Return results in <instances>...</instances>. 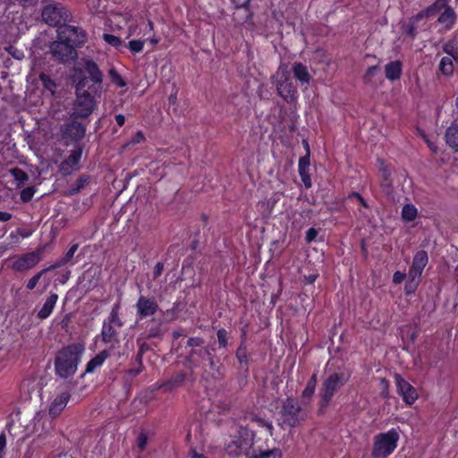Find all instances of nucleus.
I'll list each match as a JSON object with an SVG mask.
<instances>
[{"mask_svg": "<svg viewBox=\"0 0 458 458\" xmlns=\"http://www.w3.org/2000/svg\"><path fill=\"white\" fill-rule=\"evenodd\" d=\"M379 171L381 175L380 186L386 194L390 195L393 192L391 172L382 160H379Z\"/></svg>", "mask_w": 458, "mask_h": 458, "instance_id": "nucleus-23", "label": "nucleus"}, {"mask_svg": "<svg viewBox=\"0 0 458 458\" xmlns=\"http://www.w3.org/2000/svg\"><path fill=\"white\" fill-rule=\"evenodd\" d=\"M200 352L203 353V359L208 361L210 369L219 375V366L215 361V356L212 352L210 350H202Z\"/></svg>", "mask_w": 458, "mask_h": 458, "instance_id": "nucleus-39", "label": "nucleus"}, {"mask_svg": "<svg viewBox=\"0 0 458 458\" xmlns=\"http://www.w3.org/2000/svg\"><path fill=\"white\" fill-rule=\"evenodd\" d=\"M123 326V321H114L105 318L102 323L101 332L95 336V339H99L102 344L106 345V350L115 352V350L121 345L120 329Z\"/></svg>", "mask_w": 458, "mask_h": 458, "instance_id": "nucleus-6", "label": "nucleus"}, {"mask_svg": "<svg viewBox=\"0 0 458 458\" xmlns=\"http://www.w3.org/2000/svg\"><path fill=\"white\" fill-rule=\"evenodd\" d=\"M380 385L382 386L381 395L386 398L388 396L389 382L386 378L382 377L380 378Z\"/></svg>", "mask_w": 458, "mask_h": 458, "instance_id": "nucleus-57", "label": "nucleus"}, {"mask_svg": "<svg viewBox=\"0 0 458 458\" xmlns=\"http://www.w3.org/2000/svg\"><path fill=\"white\" fill-rule=\"evenodd\" d=\"M417 208L411 205L407 204L403 208L402 217L405 221H412L417 216Z\"/></svg>", "mask_w": 458, "mask_h": 458, "instance_id": "nucleus-38", "label": "nucleus"}, {"mask_svg": "<svg viewBox=\"0 0 458 458\" xmlns=\"http://www.w3.org/2000/svg\"><path fill=\"white\" fill-rule=\"evenodd\" d=\"M6 447V436L4 432L0 434V458H3L4 452Z\"/></svg>", "mask_w": 458, "mask_h": 458, "instance_id": "nucleus-63", "label": "nucleus"}, {"mask_svg": "<svg viewBox=\"0 0 458 458\" xmlns=\"http://www.w3.org/2000/svg\"><path fill=\"white\" fill-rule=\"evenodd\" d=\"M86 72L89 75L91 81L95 83L101 84L103 74L98 64L92 60H86L84 64Z\"/></svg>", "mask_w": 458, "mask_h": 458, "instance_id": "nucleus-26", "label": "nucleus"}, {"mask_svg": "<svg viewBox=\"0 0 458 458\" xmlns=\"http://www.w3.org/2000/svg\"><path fill=\"white\" fill-rule=\"evenodd\" d=\"M85 132V126L77 121H72L66 129L67 135L74 140H81L84 137Z\"/></svg>", "mask_w": 458, "mask_h": 458, "instance_id": "nucleus-27", "label": "nucleus"}, {"mask_svg": "<svg viewBox=\"0 0 458 458\" xmlns=\"http://www.w3.org/2000/svg\"><path fill=\"white\" fill-rule=\"evenodd\" d=\"M115 354V352H112L110 350H101L87 362L84 374H94L104 365L109 357Z\"/></svg>", "mask_w": 458, "mask_h": 458, "instance_id": "nucleus-16", "label": "nucleus"}, {"mask_svg": "<svg viewBox=\"0 0 458 458\" xmlns=\"http://www.w3.org/2000/svg\"><path fill=\"white\" fill-rule=\"evenodd\" d=\"M137 315L140 318L153 316L158 310V305L153 298L140 296L136 303Z\"/></svg>", "mask_w": 458, "mask_h": 458, "instance_id": "nucleus-14", "label": "nucleus"}, {"mask_svg": "<svg viewBox=\"0 0 458 458\" xmlns=\"http://www.w3.org/2000/svg\"><path fill=\"white\" fill-rule=\"evenodd\" d=\"M42 20L50 26H61L70 16V12L60 3L48 4L42 9Z\"/></svg>", "mask_w": 458, "mask_h": 458, "instance_id": "nucleus-9", "label": "nucleus"}, {"mask_svg": "<svg viewBox=\"0 0 458 458\" xmlns=\"http://www.w3.org/2000/svg\"><path fill=\"white\" fill-rule=\"evenodd\" d=\"M281 415L283 424L289 428L297 427L303 420L301 407L298 401L293 397H287L282 405Z\"/></svg>", "mask_w": 458, "mask_h": 458, "instance_id": "nucleus-10", "label": "nucleus"}, {"mask_svg": "<svg viewBox=\"0 0 458 458\" xmlns=\"http://www.w3.org/2000/svg\"><path fill=\"white\" fill-rule=\"evenodd\" d=\"M456 19L455 13L453 8L446 6L444 12L438 17V22L443 24L446 29H450Z\"/></svg>", "mask_w": 458, "mask_h": 458, "instance_id": "nucleus-30", "label": "nucleus"}, {"mask_svg": "<svg viewBox=\"0 0 458 458\" xmlns=\"http://www.w3.org/2000/svg\"><path fill=\"white\" fill-rule=\"evenodd\" d=\"M386 77L390 81L399 79L402 72V63L400 61H393L385 67Z\"/></svg>", "mask_w": 458, "mask_h": 458, "instance_id": "nucleus-29", "label": "nucleus"}, {"mask_svg": "<svg viewBox=\"0 0 458 458\" xmlns=\"http://www.w3.org/2000/svg\"><path fill=\"white\" fill-rule=\"evenodd\" d=\"M293 73L297 81L301 84H310L312 81V74L309 72V69L302 63H294L292 68Z\"/></svg>", "mask_w": 458, "mask_h": 458, "instance_id": "nucleus-21", "label": "nucleus"}, {"mask_svg": "<svg viewBox=\"0 0 458 458\" xmlns=\"http://www.w3.org/2000/svg\"><path fill=\"white\" fill-rule=\"evenodd\" d=\"M104 39L113 47H118L122 44L121 38L114 35L104 34Z\"/></svg>", "mask_w": 458, "mask_h": 458, "instance_id": "nucleus-52", "label": "nucleus"}, {"mask_svg": "<svg viewBox=\"0 0 458 458\" xmlns=\"http://www.w3.org/2000/svg\"><path fill=\"white\" fill-rule=\"evenodd\" d=\"M445 137L447 145L458 152V123H453L446 129Z\"/></svg>", "mask_w": 458, "mask_h": 458, "instance_id": "nucleus-28", "label": "nucleus"}, {"mask_svg": "<svg viewBox=\"0 0 458 458\" xmlns=\"http://www.w3.org/2000/svg\"><path fill=\"white\" fill-rule=\"evenodd\" d=\"M205 341L202 337H190L187 340V346L191 347V349H194L195 347H202Z\"/></svg>", "mask_w": 458, "mask_h": 458, "instance_id": "nucleus-49", "label": "nucleus"}, {"mask_svg": "<svg viewBox=\"0 0 458 458\" xmlns=\"http://www.w3.org/2000/svg\"><path fill=\"white\" fill-rule=\"evenodd\" d=\"M57 301L58 294L55 293H51L45 301L41 309L38 310L37 317L41 320L47 318L52 314Z\"/></svg>", "mask_w": 458, "mask_h": 458, "instance_id": "nucleus-22", "label": "nucleus"}, {"mask_svg": "<svg viewBox=\"0 0 458 458\" xmlns=\"http://www.w3.org/2000/svg\"><path fill=\"white\" fill-rule=\"evenodd\" d=\"M318 277V273H311L309 275H304L303 281L306 284H311L317 280Z\"/></svg>", "mask_w": 458, "mask_h": 458, "instance_id": "nucleus-62", "label": "nucleus"}, {"mask_svg": "<svg viewBox=\"0 0 458 458\" xmlns=\"http://www.w3.org/2000/svg\"><path fill=\"white\" fill-rule=\"evenodd\" d=\"M405 277H406V274L405 273H403L401 271H395L394 273V275H393V283L395 284H399L402 282H403Z\"/></svg>", "mask_w": 458, "mask_h": 458, "instance_id": "nucleus-58", "label": "nucleus"}, {"mask_svg": "<svg viewBox=\"0 0 458 458\" xmlns=\"http://www.w3.org/2000/svg\"><path fill=\"white\" fill-rule=\"evenodd\" d=\"M428 263V256L427 251L423 250H418L412 258V262L409 267L408 274H411L412 276L421 277L422 272Z\"/></svg>", "mask_w": 458, "mask_h": 458, "instance_id": "nucleus-18", "label": "nucleus"}, {"mask_svg": "<svg viewBox=\"0 0 458 458\" xmlns=\"http://www.w3.org/2000/svg\"><path fill=\"white\" fill-rule=\"evenodd\" d=\"M188 458H207V456L204 454L198 452L196 447H191Z\"/></svg>", "mask_w": 458, "mask_h": 458, "instance_id": "nucleus-61", "label": "nucleus"}, {"mask_svg": "<svg viewBox=\"0 0 458 458\" xmlns=\"http://www.w3.org/2000/svg\"><path fill=\"white\" fill-rule=\"evenodd\" d=\"M81 148H78L71 150L68 157L61 163L59 166V171L64 175L71 174L72 171H74L77 168L81 158Z\"/></svg>", "mask_w": 458, "mask_h": 458, "instance_id": "nucleus-17", "label": "nucleus"}, {"mask_svg": "<svg viewBox=\"0 0 458 458\" xmlns=\"http://www.w3.org/2000/svg\"><path fill=\"white\" fill-rule=\"evenodd\" d=\"M90 181V176L83 174L81 175L75 182L74 186H72L68 191L69 195H74L80 192L82 189L85 188L86 185L89 184Z\"/></svg>", "mask_w": 458, "mask_h": 458, "instance_id": "nucleus-36", "label": "nucleus"}, {"mask_svg": "<svg viewBox=\"0 0 458 458\" xmlns=\"http://www.w3.org/2000/svg\"><path fill=\"white\" fill-rule=\"evenodd\" d=\"M202 350H209L208 347H200L199 349H191L190 353H189V356L191 358V360L192 361H195L196 360V357L201 359V360H204L203 359V353L200 352V351Z\"/></svg>", "mask_w": 458, "mask_h": 458, "instance_id": "nucleus-55", "label": "nucleus"}, {"mask_svg": "<svg viewBox=\"0 0 458 458\" xmlns=\"http://www.w3.org/2000/svg\"><path fill=\"white\" fill-rule=\"evenodd\" d=\"M12 174L14 179L18 181L20 183H24L28 180L27 174L19 168L13 169Z\"/></svg>", "mask_w": 458, "mask_h": 458, "instance_id": "nucleus-48", "label": "nucleus"}, {"mask_svg": "<svg viewBox=\"0 0 458 458\" xmlns=\"http://www.w3.org/2000/svg\"><path fill=\"white\" fill-rule=\"evenodd\" d=\"M447 1L448 0H437L432 6H429L426 10L419 13L416 15V19H422L423 17L435 15L437 9L445 6Z\"/></svg>", "mask_w": 458, "mask_h": 458, "instance_id": "nucleus-35", "label": "nucleus"}, {"mask_svg": "<svg viewBox=\"0 0 458 458\" xmlns=\"http://www.w3.org/2000/svg\"><path fill=\"white\" fill-rule=\"evenodd\" d=\"M250 458H281V453L276 449L267 450L259 454L250 455Z\"/></svg>", "mask_w": 458, "mask_h": 458, "instance_id": "nucleus-44", "label": "nucleus"}, {"mask_svg": "<svg viewBox=\"0 0 458 458\" xmlns=\"http://www.w3.org/2000/svg\"><path fill=\"white\" fill-rule=\"evenodd\" d=\"M443 51L446 54V56L458 59V46L454 40H450L444 44Z\"/></svg>", "mask_w": 458, "mask_h": 458, "instance_id": "nucleus-37", "label": "nucleus"}, {"mask_svg": "<svg viewBox=\"0 0 458 458\" xmlns=\"http://www.w3.org/2000/svg\"><path fill=\"white\" fill-rule=\"evenodd\" d=\"M420 19H416V16L413 18L412 23L403 26L404 32L407 36H409L411 38H414L416 36V26L414 25V22L419 21Z\"/></svg>", "mask_w": 458, "mask_h": 458, "instance_id": "nucleus-50", "label": "nucleus"}, {"mask_svg": "<svg viewBox=\"0 0 458 458\" xmlns=\"http://www.w3.org/2000/svg\"><path fill=\"white\" fill-rule=\"evenodd\" d=\"M144 140H145L144 134L141 131H138L131 138V140L124 146V148H126L130 145H135V144L140 143V142L144 141Z\"/></svg>", "mask_w": 458, "mask_h": 458, "instance_id": "nucleus-56", "label": "nucleus"}, {"mask_svg": "<svg viewBox=\"0 0 458 458\" xmlns=\"http://www.w3.org/2000/svg\"><path fill=\"white\" fill-rule=\"evenodd\" d=\"M39 81L42 82L43 89L53 96L55 92L56 83L51 79V77L44 72L40 73Z\"/></svg>", "mask_w": 458, "mask_h": 458, "instance_id": "nucleus-34", "label": "nucleus"}, {"mask_svg": "<svg viewBox=\"0 0 458 458\" xmlns=\"http://www.w3.org/2000/svg\"><path fill=\"white\" fill-rule=\"evenodd\" d=\"M69 400L70 394L68 392H63L59 394L50 404L49 415L53 418L59 416L62 411L67 405Z\"/></svg>", "mask_w": 458, "mask_h": 458, "instance_id": "nucleus-19", "label": "nucleus"}, {"mask_svg": "<svg viewBox=\"0 0 458 458\" xmlns=\"http://www.w3.org/2000/svg\"><path fill=\"white\" fill-rule=\"evenodd\" d=\"M186 373L184 371H177L165 382L162 383L159 387L165 392H172L181 387L186 380Z\"/></svg>", "mask_w": 458, "mask_h": 458, "instance_id": "nucleus-20", "label": "nucleus"}, {"mask_svg": "<svg viewBox=\"0 0 458 458\" xmlns=\"http://www.w3.org/2000/svg\"><path fill=\"white\" fill-rule=\"evenodd\" d=\"M309 167L310 157L309 155H306L305 157L300 158L298 165L300 176L306 188H310L312 185L311 179L309 174Z\"/></svg>", "mask_w": 458, "mask_h": 458, "instance_id": "nucleus-25", "label": "nucleus"}, {"mask_svg": "<svg viewBox=\"0 0 458 458\" xmlns=\"http://www.w3.org/2000/svg\"><path fill=\"white\" fill-rule=\"evenodd\" d=\"M137 446L140 449V451H144L147 447L148 444V435L144 431H140V434L137 437Z\"/></svg>", "mask_w": 458, "mask_h": 458, "instance_id": "nucleus-46", "label": "nucleus"}, {"mask_svg": "<svg viewBox=\"0 0 458 458\" xmlns=\"http://www.w3.org/2000/svg\"><path fill=\"white\" fill-rule=\"evenodd\" d=\"M351 376L349 370L333 372L323 380L318 393L320 410L328 406L334 395L350 380Z\"/></svg>", "mask_w": 458, "mask_h": 458, "instance_id": "nucleus-3", "label": "nucleus"}, {"mask_svg": "<svg viewBox=\"0 0 458 458\" xmlns=\"http://www.w3.org/2000/svg\"><path fill=\"white\" fill-rule=\"evenodd\" d=\"M420 276H412L411 274L407 275V280L404 284V293L407 296L412 295L418 289L420 283Z\"/></svg>", "mask_w": 458, "mask_h": 458, "instance_id": "nucleus-32", "label": "nucleus"}, {"mask_svg": "<svg viewBox=\"0 0 458 458\" xmlns=\"http://www.w3.org/2000/svg\"><path fill=\"white\" fill-rule=\"evenodd\" d=\"M79 243H72L62 258L50 266V269H56L65 266H73L81 260V254L75 256L78 251Z\"/></svg>", "mask_w": 458, "mask_h": 458, "instance_id": "nucleus-15", "label": "nucleus"}, {"mask_svg": "<svg viewBox=\"0 0 458 458\" xmlns=\"http://www.w3.org/2000/svg\"><path fill=\"white\" fill-rule=\"evenodd\" d=\"M164 271V264L162 262H157L153 270V278H158Z\"/></svg>", "mask_w": 458, "mask_h": 458, "instance_id": "nucleus-60", "label": "nucleus"}, {"mask_svg": "<svg viewBox=\"0 0 458 458\" xmlns=\"http://www.w3.org/2000/svg\"><path fill=\"white\" fill-rule=\"evenodd\" d=\"M85 351L83 344L72 343L58 350L55 356V372L61 378L72 377Z\"/></svg>", "mask_w": 458, "mask_h": 458, "instance_id": "nucleus-1", "label": "nucleus"}, {"mask_svg": "<svg viewBox=\"0 0 458 458\" xmlns=\"http://www.w3.org/2000/svg\"><path fill=\"white\" fill-rule=\"evenodd\" d=\"M144 366H137L136 368H131L126 370V374L131 377H135L140 375L143 371Z\"/></svg>", "mask_w": 458, "mask_h": 458, "instance_id": "nucleus-59", "label": "nucleus"}, {"mask_svg": "<svg viewBox=\"0 0 458 458\" xmlns=\"http://www.w3.org/2000/svg\"><path fill=\"white\" fill-rule=\"evenodd\" d=\"M318 234V231H307L306 242L309 243L311 242L312 241H314L316 239Z\"/></svg>", "mask_w": 458, "mask_h": 458, "instance_id": "nucleus-64", "label": "nucleus"}, {"mask_svg": "<svg viewBox=\"0 0 458 458\" xmlns=\"http://www.w3.org/2000/svg\"><path fill=\"white\" fill-rule=\"evenodd\" d=\"M50 54L53 58L59 62H68L77 56L75 47L66 40L59 39L50 45Z\"/></svg>", "mask_w": 458, "mask_h": 458, "instance_id": "nucleus-11", "label": "nucleus"}, {"mask_svg": "<svg viewBox=\"0 0 458 458\" xmlns=\"http://www.w3.org/2000/svg\"><path fill=\"white\" fill-rule=\"evenodd\" d=\"M109 76L111 78V81L119 87H124L126 85L125 81L123 80V78L115 69L113 68L109 71Z\"/></svg>", "mask_w": 458, "mask_h": 458, "instance_id": "nucleus-45", "label": "nucleus"}, {"mask_svg": "<svg viewBox=\"0 0 458 458\" xmlns=\"http://www.w3.org/2000/svg\"><path fill=\"white\" fill-rule=\"evenodd\" d=\"M143 44L141 40H131L128 43V46L132 53H140L142 51Z\"/></svg>", "mask_w": 458, "mask_h": 458, "instance_id": "nucleus-51", "label": "nucleus"}, {"mask_svg": "<svg viewBox=\"0 0 458 458\" xmlns=\"http://www.w3.org/2000/svg\"><path fill=\"white\" fill-rule=\"evenodd\" d=\"M57 33L59 39L66 40L72 45L73 47H78L86 41V33L80 27L70 25L60 26Z\"/></svg>", "mask_w": 458, "mask_h": 458, "instance_id": "nucleus-12", "label": "nucleus"}, {"mask_svg": "<svg viewBox=\"0 0 458 458\" xmlns=\"http://www.w3.org/2000/svg\"><path fill=\"white\" fill-rule=\"evenodd\" d=\"M121 302L118 301L113 304L112 309L106 319L114 321H123L120 318Z\"/></svg>", "mask_w": 458, "mask_h": 458, "instance_id": "nucleus-41", "label": "nucleus"}, {"mask_svg": "<svg viewBox=\"0 0 458 458\" xmlns=\"http://www.w3.org/2000/svg\"><path fill=\"white\" fill-rule=\"evenodd\" d=\"M34 193H35L34 187H27L21 191V199L23 202H29L34 196Z\"/></svg>", "mask_w": 458, "mask_h": 458, "instance_id": "nucleus-47", "label": "nucleus"}, {"mask_svg": "<svg viewBox=\"0 0 458 458\" xmlns=\"http://www.w3.org/2000/svg\"><path fill=\"white\" fill-rule=\"evenodd\" d=\"M77 98L72 108V115L75 117H88L94 110L96 102L94 97L84 89L83 81H81L76 89Z\"/></svg>", "mask_w": 458, "mask_h": 458, "instance_id": "nucleus-8", "label": "nucleus"}, {"mask_svg": "<svg viewBox=\"0 0 458 458\" xmlns=\"http://www.w3.org/2000/svg\"><path fill=\"white\" fill-rule=\"evenodd\" d=\"M52 269H50V266L47 268H44L43 270H41L40 272L37 273L36 275H34L28 282H27V284H26V288L28 290H33L38 281L40 280L41 276H43L44 273L47 272V271H51Z\"/></svg>", "mask_w": 458, "mask_h": 458, "instance_id": "nucleus-40", "label": "nucleus"}, {"mask_svg": "<svg viewBox=\"0 0 458 458\" xmlns=\"http://www.w3.org/2000/svg\"><path fill=\"white\" fill-rule=\"evenodd\" d=\"M57 231H42L41 239L45 238L47 242L40 244L35 250L27 252L20 256H14L11 268L15 272H24L33 268L42 259L49 242L56 237Z\"/></svg>", "mask_w": 458, "mask_h": 458, "instance_id": "nucleus-2", "label": "nucleus"}, {"mask_svg": "<svg viewBox=\"0 0 458 458\" xmlns=\"http://www.w3.org/2000/svg\"><path fill=\"white\" fill-rule=\"evenodd\" d=\"M253 438L254 433L248 428L241 426L237 435L232 437V439L226 444V454L232 457L245 455L246 458H250Z\"/></svg>", "mask_w": 458, "mask_h": 458, "instance_id": "nucleus-5", "label": "nucleus"}, {"mask_svg": "<svg viewBox=\"0 0 458 458\" xmlns=\"http://www.w3.org/2000/svg\"><path fill=\"white\" fill-rule=\"evenodd\" d=\"M219 348L225 349L228 346V332L225 328H220L216 332Z\"/></svg>", "mask_w": 458, "mask_h": 458, "instance_id": "nucleus-42", "label": "nucleus"}, {"mask_svg": "<svg viewBox=\"0 0 458 458\" xmlns=\"http://www.w3.org/2000/svg\"><path fill=\"white\" fill-rule=\"evenodd\" d=\"M454 63H458V59L449 56H444L439 63V71L445 76H450L454 72Z\"/></svg>", "mask_w": 458, "mask_h": 458, "instance_id": "nucleus-31", "label": "nucleus"}, {"mask_svg": "<svg viewBox=\"0 0 458 458\" xmlns=\"http://www.w3.org/2000/svg\"><path fill=\"white\" fill-rule=\"evenodd\" d=\"M235 357L240 364V369L248 372L250 362V353L248 352L247 345L239 344L235 352Z\"/></svg>", "mask_w": 458, "mask_h": 458, "instance_id": "nucleus-24", "label": "nucleus"}, {"mask_svg": "<svg viewBox=\"0 0 458 458\" xmlns=\"http://www.w3.org/2000/svg\"><path fill=\"white\" fill-rule=\"evenodd\" d=\"M400 439L399 428H392L386 432L379 433L373 438L372 458H387L397 447Z\"/></svg>", "mask_w": 458, "mask_h": 458, "instance_id": "nucleus-4", "label": "nucleus"}, {"mask_svg": "<svg viewBox=\"0 0 458 458\" xmlns=\"http://www.w3.org/2000/svg\"><path fill=\"white\" fill-rule=\"evenodd\" d=\"M378 67L377 65L369 67L364 76V81L367 83H370L372 81V78L378 72Z\"/></svg>", "mask_w": 458, "mask_h": 458, "instance_id": "nucleus-54", "label": "nucleus"}, {"mask_svg": "<svg viewBox=\"0 0 458 458\" xmlns=\"http://www.w3.org/2000/svg\"><path fill=\"white\" fill-rule=\"evenodd\" d=\"M394 379L398 394L406 404L412 405L419 397L416 388L403 378L400 374H395Z\"/></svg>", "mask_w": 458, "mask_h": 458, "instance_id": "nucleus-13", "label": "nucleus"}, {"mask_svg": "<svg viewBox=\"0 0 458 458\" xmlns=\"http://www.w3.org/2000/svg\"><path fill=\"white\" fill-rule=\"evenodd\" d=\"M276 90L286 102H293L297 97V89L294 86L290 72L286 65H280L273 76Z\"/></svg>", "mask_w": 458, "mask_h": 458, "instance_id": "nucleus-7", "label": "nucleus"}, {"mask_svg": "<svg viewBox=\"0 0 458 458\" xmlns=\"http://www.w3.org/2000/svg\"><path fill=\"white\" fill-rule=\"evenodd\" d=\"M33 231H12L9 238L12 243H18L21 238H27L31 235Z\"/></svg>", "mask_w": 458, "mask_h": 458, "instance_id": "nucleus-43", "label": "nucleus"}, {"mask_svg": "<svg viewBox=\"0 0 458 458\" xmlns=\"http://www.w3.org/2000/svg\"><path fill=\"white\" fill-rule=\"evenodd\" d=\"M317 386V374L314 373L310 378L308 380L305 388L301 393V396L304 399H310L315 393Z\"/></svg>", "mask_w": 458, "mask_h": 458, "instance_id": "nucleus-33", "label": "nucleus"}, {"mask_svg": "<svg viewBox=\"0 0 458 458\" xmlns=\"http://www.w3.org/2000/svg\"><path fill=\"white\" fill-rule=\"evenodd\" d=\"M252 421L256 422L259 427H262L267 429V431L272 434L273 426L271 423L266 421L265 420L259 418V417H253Z\"/></svg>", "mask_w": 458, "mask_h": 458, "instance_id": "nucleus-53", "label": "nucleus"}]
</instances>
